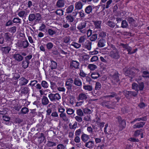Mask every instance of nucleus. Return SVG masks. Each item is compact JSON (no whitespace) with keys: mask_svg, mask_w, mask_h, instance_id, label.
Here are the masks:
<instances>
[{"mask_svg":"<svg viewBox=\"0 0 149 149\" xmlns=\"http://www.w3.org/2000/svg\"><path fill=\"white\" fill-rule=\"evenodd\" d=\"M42 104L44 105H47L49 102V101L47 97L43 96L41 99Z\"/></svg>","mask_w":149,"mask_h":149,"instance_id":"412c9836","label":"nucleus"},{"mask_svg":"<svg viewBox=\"0 0 149 149\" xmlns=\"http://www.w3.org/2000/svg\"><path fill=\"white\" fill-rule=\"evenodd\" d=\"M13 57L15 60L17 62H20L23 59V57L19 54H15L13 55Z\"/></svg>","mask_w":149,"mask_h":149,"instance_id":"ddd939ff","label":"nucleus"},{"mask_svg":"<svg viewBox=\"0 0 149 149\" xmlns=\"http://www.w3.org/2000/svg\"><path fill=\"white\" fill-rule=\"evenodd\" d=\"M99 77V74L97 72H94L91 74V77L93 79H96Z\"/></svg>","mask_w":149,"mask_h":149,"instance_id":"f704fd0d","label":"nucleus"},{"mask_svg":"<svg viewBox=\"0 0 149 149\" xmlns=\"http://www.w3.org/2000/svg\"><path fill=\"white\" fill-rule=\"evenodd\" d=\"M86 24L85 22L82 21L77 26V29L81 33H85L87 31L84 28L86 27Z\"/></svg>","mask_w":149,"mask_h":149,"instance_id":"39448f33","label":"nucleus"},{"mask_svg":"<svg viewBox=\"0 0 149 149\" xmlns=\"http://www.w3.org/2000/svg\"><path fill=\"white\" fill-rule=\"evenodd\" d=\"M127 21L129 24H132L134 23L135 20L132 17H129L127 19Z\"/></svg>","mask_w":149,"mask_h":149,"instance_id":"052dcab7","label":"nucleus"},{"mask_svg":"<svg viewBox=\"0 0 149 149\" xmlns=\"http://www.w3.org/2000/svg\"><path fill=\"white\" fill-rule=\"evenodd\" d=\"M118 120L119 124V127L120 130H123L126 125L125 121V120L122 119L121 117H118Z\"/></svg>","mask_w":149,"mask_h":149,"instance_id":"6e6552de","label":"nucleus"},{"mask_svg":"<svg viewBox=\"0 0 149 149\" xmlns=\"http://www.w3.org/2000/svg\"><path fill=\"white\" fill-rule=\"evenodd\" d=\"M113 2L112 0H109L108 1L105 5H104V7L103 8V9H108L109 7L112 6V4Z\"/></svg>","mask_w":149,"mask_h":149,"instance_id":"5701e85b","label":"nucleus"},{"mask_svg":"<svg viewBox=\"0 0 149 149\" xmlns=\"http://www.w3.org/2000/svg\"><path fill=\"white\" fill-rule=\"evenodd\" d=\"M139 89V90H142L144 87V83L142 82L139 83V86H138Z\"/></svg>","mask_w":149,"mask_h":149,"instance_id":"338daca9","label":"nucleus"},{"mask_svg":"<svg viewBox=\"0 0 149 149\" xmlns=\"http://www.w3.org/2000/svg\"><path fill=\"white\" fill-rule=\"evenodd\" d=\"M84 4L81 1L76 2L74 4L75 8L78 10H81L83 7Z\"/></svg>","mask_w":149,"mask_h":149,"instance_id":"2eb2a0df","label":"nucleus"},{"mask_svg":"<svg viewBox=\"0 0 149 149\" xmlns=\"http://www.w3.org/2000/svg\"><path fill=\"white\" fill-rule=\"evenodd\" d=\"M39 139H40V143H42L44 141L45 139V137L44 136V134L41 133L40 134V136L38 137Z\"/></svg>","mask_w":149,"mask_h":149,"instance_id":"a19ab883","label":"nucleus"},{"mask_svg":"<svg viewBox=\"0 0 149 149\" xmlns=\"http://www.w3.org/2000/svg\"><path fill=\"white\" fill-rule=\"evenodd\" d=\"M92 8L91 6L89 5L87 6L85 9V12L87 14H89L92 12Z\"/></svg>","mask_w":149,"mask_h":149,"instance_id":"c85d7f7f","label":"nucleus"},{"mask_svg":"<svg viewBox=\"0 0 149 149\" xmlns=\"http://www.w3.org/2000/svg\"><path fill=\"white\" fill-rule=\"evenodd\" d=\"M83 110L85 114H90L92 112L91 110V109L87 108L84 109Z\"/></svg>","mask_w":149,"mask_h":149,"instance_id":"864d4df0","label":"nucleus"},{"mask_svg":"<svg viewBox=\"0 0 149 149\" xmlns=\"http://www.w3.org/2000/svg\"><path fill=\"white\" fill-rule=\"evenodd\" d=\"M41 18V16L39 13H32L29 15L28 19L31 22H32L35 20V21L36 22H38L40 21Z\"/></svg>","mask_w":149,"mask_h":149,"instance_id":"7ed1b4c3","label":"nucleus"},{"mask_svg":"<svg viewBox=\"0 0 149 149\" xmlns=\"http://www.w3.org/2000/svg\"><path fill=\"white\" fill-rule=\"evenodd\" d=\"M128 26V24L127 21L125 20L122 21L121 23V27L123 28H127Z\"/></svg>","mask_w":149,"mask_h":149,"instance_id":"37998d69","label":"nucleus"},{"mask_svg":"<svg viewBox=\"0 0 149 149\" xmlns=\"http://www.w3.org/2000/svg\"><path fill=\"white\" fill-rule=\"evenodd\" d=\"M52 53L54 54H55L56 55H59L61 57H63L64 56H62L61 55L59 54V53L58 52V51L56 50V49H53L52 51Z\"/></svg>","mask_w":149,"mask_h":149,"instance_id":"69168bd1","label":"nucleus"},{"mask_svg":"<svg viewBox=\"0 0 149 149\" xmlns=\"http://www.w3.org/2000/svg\"><path fill=\"white\" fill-rule=\"evenodd\" d=\"M71 45L72 46H73L76 48H79L81 46V45L80 44H78L75 42L72 43Z\"/></svg>","mask_w":149,"mask_h":149,"instance_id":"0e129e2a","label":"nucleus"},{"mask_svg":"<svg viewBox=\"0 0 149 149\" xmlns=\"http://www.w3.org/2000/svg\"><path fill=\"white\" fill-rule=\"evenodd\" d=\"M76 113L78 116H82L84 114L82 111L81 109H78L77 110Z\"/></svg>","mask_w":149,"mask_h":149,"instance_id":"de8ad7c7","label":"nucleus"},{"mask_svg":"<svg viewBox=\"0 0 149 149\" xmlns=\"http://www.w3.org/2000/svg\"><path fill=\"white\" fill-rule=\"evenodd\" d=\"M4 36V38L6 40L10 41L11 40L12 37L10 33L8 32L5 33Z\"/></svg>","mask_w":149,"mask_h":149,"instance_id":"a878e982","label":"nucleus"},{"mask_svg":"<svg viewBox=\"0 0 149 149\" xmlns=\"http://www.w3.org/2000/svg\"><path fill=\"white\" fill-rule=\"evenodd\" d=\"M65 146L62 144H59L57 146V149H64Z\"/></svg>","mask_w":149,"mask_h":149,"instance_id":"774afa93","label":"nucleus"},{"mask_svg":"<svg viewBox=\"0 0 149 149\" xmlns=\"http://www.w3.org/2000/svg\"><path fill=\"white\" fill-rule=\"evenodd\" d=\"M124 71L125 72V74L126 76H129L131 78L130 79V81H132V78L136 76L137 72H138L139 70L138 69L134 68L126 70L124 69Z\"/></svg>","mask_w":149,"mask_h":149,"instance_id":"f03ea898","label":"nucleus"},{"mask_svg":"<svg viewBox=\"0 0 149 149\" xmlns=\"http://www.w3.org/2000/svg\"><path fill=\"white\" fill-rule=\"evenodd\" d=\"M83 89L88 91H91L93 90V87L91 85H85L83 86Z\"/></svg>","mask_w":149,"mask_h":149,"instance_id":"7c9ffc66","label":"nucleus"},{"mask_svg":"<svg viewBox=\"0 0 149 149\" xmlns=\"http://www.w3.org/2000/svg\"><path fill=\"white\" fill-rule=\"evenodd\" d=\"M64 3L63 0H59L56 3V5L58 7H61L64 6Z\"/></svg>","mask_w":149,"mask_h":149,"instance_id":"72a5a7b5","label":"nucleus"},{"mask_svg":"<svg viewBox=\"0 0 149 149\" xmlns=\"http://www.w3.org/2000/svg\"><path fill=\"white\" fill-rule=\"evenodd\" d=\"M29 61L25 60L23 61L22 63V67L24 69L26 68L29 66Z\"/></svg>","mask_w":149,"mask_h":149,"instance_id":"bb28decb","label":"nucleus"},{"mask_svg":"<svg viewBox=\"0 0 149 149\" xmlns=\"http://www.w3.org/2000/svg\"><path fill=\"white\" fill-rule=\"evenodd\" d=\"M11 49V48L8 46L6 47H2L1 48V50L2 53L5 54L8 53Z\"/></svg>","mask_w":149,"mask_h":149,"instance_id":"aec40b11","label":"nucleus"},{"mask_svg":"<svg viewBox=\"0 0 149 149\" xmlns=\"http://www.w3.org/2000/svg\"><path fill=\"white\" fill-rule=\"evenodd\" d=\"M82 82L81 80L78 78H75L74 81V84L76 86H81L82 85Z\"/></svg>","mask_w":149,"mask_h":149,"instance_id":"b1692460","label":"nucleus"},{"mask_svg":"<svg viewBox=\"0 0 149 149\" xmlns=\"http://www.w3.org/2000/svg\"><path fill=\"white\" fill-rule=\"evenodd\" d=\"M116 95H116V93H115L113 92L111 93V95L104 96L103 97V98H106L107 97L112 98V97H115V96H116Z\"/></svg>","mask_w":149,"mask_h":149,"instance_id":"8fccbe9b","label":"nucleus"},{"mask_svg":"<svg viewBox=\"0 0 149 149\" xmlns=\"http://www.w3.org/2000/svg\"><path fill=\"white\" fill-rule=\"evenodd\" d=\"M28 109L26 107L23 108L21 111V113L24 114H26L28 112Z\"/></svg>","mask_w":149,"mask_h":149,"instance_id":"603ef678","label":"nucleus"},{"mask_svg":"<svg viewBox=\"0 0 149 149\" xmlns=\"http://www.w3.org/2000/svg\"><path fill=\"white\" fill-rule=\"evenodd\" d=\"M83 130L82 129L80 128L77 130L75 133V136H79L81 134Z\"/></svg>","mask_w":149,"mask_h":149,"instance_id":"49530a36","label":"nucleus"},{"mask_svg":"<svg viewBox=\"0 0 149 149\" xmlns=\"http://www.w3.org/2000/svg\"><path fill=\"white\" fill-rule=\"evenodd\" d=\"M41 85L44 88H47L48 87V84L45 81H42L41 83Z\"/></svg>","mask_w":149,"mask_h":149,"instance_id":"58836bf2","label":"nucleus"},{"mask_svg":"<svg viewBox=\"0 0 149 149\" xmlns=\"http://www.w3.org/2000/svg\"><path fill=\"white\" fill-rule=\"evenodd\" d=\"M86 39V37L85 36H81L80 37L79 40V42L80 43H82L85 42Z\"/></svg>","mask_w":149,"mask_h":149,"instance_id":"a18cd8bd","label":"nucleus"},{"mask_svg":"<svg viewBox=\"0 0 149 149\" xmlns=\"http://www.w3.org/2000/svg\"><path fill=\"white\" fill-rule=\"evenodd\" d=\"M94 143L93 141H89L87 142L85 145V146L89 148H92L94 147Z\"/></svg>","mask_w":149,"mask_h":149,"instance_id":"4be33fe9","label":"nucleus"},{"mask_svg":"<svg viewBox=\"0 0 149 149\" xmlns=\"http://www.w3.org/2000/svg\"><path fill=\"white\" fill-rule=\"evenodd\" d=\"M145 124V123L143 122H139L134 125L133 127L134 129L140 128L143 127Z\"/></svg>","mask_w":149,"mask_h":149,"instance_id":"6ab92c4d","label":"nucleus"},{"mask_svg":"<svg viewBox=\"0 0 149 149\" xmlns=\"http://www.w3.org/2000/svg\"><path fill=\"white\" fill-rule=\"evenodd\" d=\"M81 138L82 140L84 142L87 141L89 139V136L85 134H83L82 135Z\"/></svg>","mask_w":149,"mask_h":149,"instance_id":"393cba45","label":"nucleus"},{"mask_svg":"<svg viewBox=\"0 0 149 149\" xmlns=\"http://www.w3.org/2000/svg\"><path fill=\"white\" fill-rule=\"evenodd\" d=\"M98 35L99 37L102 38H105L106 36V33L105 32L102 31L99 33Z\"/></svg>","mask_w":149,"mask_h":149,"instance_id":"79ce46f5","label":"nucleus"},{"mask_svg":"<svg viewBox=\"0 0 149 149\" xmlns=\"http://www.w3.org/2000/svg\"><path fill=\"white\" fill-rule=\"evenodd\" d=\"M107 24L111 28H113L115 26V24L114 23L112 22L111 21H108Z\"/></svg>","mask_w":149,"mask_h":149,"instance_id":"4d7b16f0","label":"nucleus"},{"mask_svg":"<svg viewBox=\"0 0 149 149\" xmlns=\"http://www.w3.org/2000/svg\"><path fill=\"white\" fill-rule=\"evenodd\" d=\"M116 103L113 102L104 101L101 103L103 107L108 109H113L115 107Z\"/></svg>","mask_w":149,"mask_h":149,"instance_id":"20e7f679","label":"nucleus"},{"mask_svg":"<svg viewBox=\"0 0 149 149\" xmlns=\"http://www.w3.org/2000/svg\"><path fill=\"white\" fill-rule=\"evenodd\" d=\"M120 45L123 47L125 49L127 50L128 52V54H130L131 51H132V48L129 46L127 44H125L123 43H121Z\"/></svg>","mask_w":149,"mask_h":149,"instance_id":"a211bd4d","label":"nucleus"},{"mask_svg":"<svg viewBox=\"0 0 149 149\" xmlns=\"http://www.w3.org/2000/svg\"><path fill=\"white\" fill-rule=\"evenodd\" d=\"M110 78L113 84H116L120 80L118 72H116L113 75H111Z\"/></svg>","mask_w":149,"mask_h":149,"instance_id":"0eeeda50","label":"nucleus"},{"mask_svg":"<svg viewBox=\"0 0 149 149\" xmlns=\"http://www.w3.org/2000/svg\"><path fill=\"white\" fill-rule=\"evenodd\" d=\"M73 82V80L71 78L68 79L66 81V86L69 91L71 90L72 84Z\"/></svg>","mask_w":149,"mask_h":149,"instance_id":"1a4fd4ad","label":"nucleus"},{"mask_svg":"<svg viewBox=\"0 0 149 149\" xmlns=\"http://www.w3.org/2000/svg\"><path fill=\"white\" fill-rule=\"evenodd\" d=\"M48 97L50 100L52 102L58 100L61 98L60 95L57 93L56 94L51 93L48 95Z\"/></svg>","mask_w":149,"mask_h":149,"instance_id":"423d86ee","label":"nucleus"},{"mask_svg":"<svg viewBox=\"0 0 149 149\" xmlns=\"http://www.w3.org/2000/svg\"><path fill=\"white\" fill-rule=\"evenodd\" d=\"M19 44L20 47H22L24 49L26 48L29 45V43L27 40L21 41Z\"/></svg>","mask_w":149,"mask_h":149,"instance_id":"dca6fc26","label":"nucleus"},{"mask_svg":"<svg viewBox=\"0 0 149 149\" xmlns=\"http://www.w3.org/2000/svg\"><path fill=\"white\" fill-rule=\"evenodd\" d=\"M101 87V84L98 82H97L95 85V89L96 90H99Z\"/></svg>","mask_w":149,"mask_h":149,"instance_id":"c03bdc74","label":"nucleus"},{"mask_svg":"<svg viewBox=\"0 0 149 149\" xmlns=\"http://www.w3.org/2000/svg\"><path fill=\"white\" fill-rule=\"evenodd\" d=\"M88 132L91 134H92L93 132V130L91 126L88 127L87 128Z\"/></svg>","mask_w":149,"mask_h":149,"instance_id":"e2e57ef3","label":"nucleus"},{"mask_svg":"<svg viewBox=\"0 0 149 149\" xmlns=\"http://www.w3.org/2000/svg\"><path fill=\"white\" fill-rule=\"evenodd\" d=\"M81 117V116H76L74 118L75 119L77 122L79 123H81L82 121V118Z\"/></svg>","mask_w":149,"mask_h":149,"instance_id":"13d9d810","label":"nucleus"},{"mask_svg":"<svg viewBox=\"0 0 149 149\" xmlns=\"http://www.w3.org/2000/svg\"><path fill=\"white\" fill-rule=\"evenodd\" d=\"M36 109H34L31 110V112L30 113V116L32 117H34L37 115V113L36 111Z\"/></svg>","mask_w":149,"mask_h":149,"instance_id":"6e6d98bb","label":"nucleus"},{"mask_svg":"<svg viewBox=\"0 0 149 149\" xmlns=\"http://www.w3.org/2000/svg\"><path fill=\"white\" fill-rule=\"evenodd\" d=\"M88 97V95L84 93H80L77 97V100H87Z\"/></svg>","mask_w":149,"mask_h":149,"instance_id":"9b49d317","label":"nucleus"},{"mask_svg":"<svg viewBox=\"0 0 149 149\" xmlns=\"http://www.w3.org/2000/svg\"><path fill=\"white\" fill-rule=\"evenodd\" d=\"M123 93L125 95L126 97H127L128 96H136L138 93V92H134L133 91H123Z\"/></svg>","mask_w":149,"mask_h":149,"instance_id":"9d476101","label":"nucleus"},{"mask_svg":"<svg viewBox=\"0 0 149 149\" xmlns=\"http://www.w3.org/2000/svg\"><path fill=\"white\" fill-rule=\"evenodd\" d=\"M97 38V34H94L92 35L89 38L90 40L91 41H96Z\"/></svg>","mask_w":149,"mask_h":149,"instance_id":"c756f323","label":"nucleus"},{"mask_svg":"<svg viewBox=\"0 0 149 149\" xmlns=\"http://www.w3.org/2000/svg\"><path fill=\"white\" fill-rule=\"evenodd\" d=\"M79 75L81 77H84L86 76L87 74L85 73L82 70H80Z\"/></svg>","mask_w":149,"mask_h":149,"instance_id":"bf43d9fd","label":"nucleus"},{"mask_svg":"<svg viewBox=\"0 0 149 149\" xmlns=\"http://www.w3.org/2000/svg\"><path fill=\"white\" fill-rule=\"evenodd\" d=\"M79 63L76 61H72L70 63V67L71 68H74L76 69L79 68Z\"/></svg>","mask_w":149,"mask_h":149,"instance_id":"4468645a","label":"nucleus"},{"mask_svg":"<svg viewBox=\"0 0 149 149\" xmlns=\"http://www.w3.org/2000/svg\"><path fill=\"white\" fill-rule=\"evenodd\" d=\"M47 145L48 146H56V143L52 141H48L47 143Z\"/></svg>","mask_w":149,"mask_h":149,"instance_id":"680f3d73","label":"nucleus"},{"mask_svg":"<svg viewBox=\"0 0 149 149\" xmlns=\"http://www.w3.org/2000/svg\"><path fill=\"white\" fill-rule=\"evenodd\" d=\"M92 43L89 41L86 42L85 44H83V46L88 50H90L91 49Z\"/></svg>","mask_w":149,"mask_h":149,"instance_id":"f3484780","label":"nucleus"},{"mask_svg":"<svg viewBox=\"0 0 149 149\" xmlns=\"http://www.w3.org/2000/svg\"><path fill=\"white\" fill-rule=\"evenodd\" d=\"M108 50H110L109 56L112 58L117 59H118L120 57L119 51L115 46L112 45H108L107 47Z\"/></svg>","mask_w":149,"mask_h":149,"instance_id":"f257e3e1","label":"nucleus"},{"mask_svg":"<svg viewBox=\"0 0 149 149\" xmlns=\"http://www.w3.org/2000/svg\"><path fill=\"white\" fill-rule=\"evenodd\" d=\"M51 62L52 63L50 66L51 69L52 70L56 69L57 67V63L53 61H51Z\"/></svg>","mask_w":149,"mask_h":149,"instance_id":"473e14b6","label":"nucleus"},{"mask_svg":"<svg viewBox=\"0 0 149 149\" xmlns=\"http://www.w3.org/2000/svg\"><path fill=\"white\" fill-rule=\"evenodd\" d=\"M21 19L18 18H14L13 20V23H21Z\"/></svg>","mask_w":149,"mask_h":149,"instance_id":"5fc2aeb1","label":"nucleus"},{"mask_svg":"<svg viewBox=\"0 0 149 149\" xmlns=\"http://www.w3.org/2000/svg\"><path fill=\"white\" fill-rule=\"evenodd\" d=\"M132 88L135 90V91L138 92L139 90L138 85L136 83H133L132 84Z\"/></svg>","mask_w":149,"mask_h":149,"instance_id":"ea45409f","label":"nucleus"},{"mask_svg":"<svg viewBox=\"0 0 149 149\" xmlns=\"http://www.w3.org/2000/svg\"><path fill=\"white\" fill-rule=\"evenodd\" d=\"M142 77H143L149 78V72L147 71H144L143 72Z\"/></svg>","mask_w":149,"mask_h":149,"instance_id":"3c124183","label":"nucleus"},{"mask_svg":"<svg viewBox=\"0 0 149 149\" xmlns=\"http://www.w3.org/2000/svg\"><path fill=\"white\" fill-rule=\"evenodd\" d=\"M66 18L67 19V22H72L74 20V17L71 15H67L66 17Z\"/></svg>","mask_w":149,"mask_h":149,"instance_id":"cd10ccee","label":"nucleus"},{"mask_svg":"<svg viewBox=\"0 0 149 149\" xmlns=\"http://www.w3.org/2000/svg\"><path fill=\"white\" fill-rule=\"evenodd\" d=\"M29 88L27 87L24 88L21 91V93L22 94H26L29 92Z\"/></svg>","mask_w":149,"mask_h":149,"instance_id":"09e8293b","label":"nucleus"},{"mask_svg":"<svg viewBox=\"0 0 149 149\" xmlns=\"http://www.w3.org/2000/svg\"><path fill=\"white\" fill-rule=\"evenodd\" d=\"M106 43V40L103 38H102L98 41L97 45L99 47H103L105 46Z\"/></svg>","mask_w":149,"mask_h":149,"instance_id":"f8f14e48","label":"nucleus"},{"mask_svg":"<svg viewBox=\"0 0 149 149\" xmlns=\"http://www.w3.org/2000/svg\"><path fill=\"white\" fill-rule=\"evenodd\" d=\"M21 81L22 82L21 83V85H26L28 82V80L24 77H22L20 79Z\"/></svg>","mask_w":149,"mask_h":149,"instance_id":"c9c22d12","label":"nucleus"},{"mask_svg":"<svg viewBox=\"0 0 149 149\" xmlns=\"http://www.w3.org/2000/svg\"><path fill=\"white\" fill-rule=\"evenodd\" d=\"M102 22L100 21H96L94 22L95 27L96 28L100 29V28L101 24Z\"/></svg>","mask_w":149,"mask_h":149,"instance_id":"2f4dec72","label":"nucleus"},{"mask_svg":"<svg viewBox=\"0 0 149 149\" xmlns=\"http://www.w3.org/2000/svg\"><path fill=\"white\" fill-rule=\"evenodd\" d=\"M88 67L91 70H93L97 68V67L95 65L90 64L88 65Z\"/></svg>","mask_w":149,"mask_h":149,"instance_id":"4c0bfd02","label":"nucleus"},{"mask_svg":"<svg viewBox=\"0 0 149 149\" xmlns=\"http://www.w3.org/2000/svg\"><path fill=\"white\" fill-rule=\"evenodd\" d=\"M74 8L73 5H71L69 6L66 9V13H71L74 9Z\"/></svg>","mask_w":149,"mask_h":149,"instance_id":"e433bc0d","label":"nucleus"}]
</instances>
